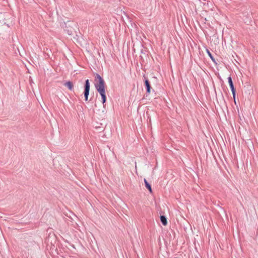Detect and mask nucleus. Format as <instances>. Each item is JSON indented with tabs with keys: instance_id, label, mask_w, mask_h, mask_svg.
<instances>
[{
	"instance_id": "f257e3e1",
	"label": "nucleus",
	"mask_w": 258,
	"mask_h": 258,
	"mask_svg": "<svg viewBox=\"0 0 258 258\" xmlns=\"http://www.w3.org/2000/svg\"><path fill=\"white\" fill-rule=\"evenodd\" d=\"M95 76V87L97 90L105 89V82L103 79L98 74Z\"/></svg>"
},
{
	"instance_id": "f03ea898",
	"label": "nucleus",
	"mask_w": 258,
	"mask_h": 258,
	"mask_svg": "<svg viewBox=\"0 0 258 258\" xmlns=\"http://www.w3.org/2000/svg\"><path fill=\"white\" fill-rule=\"evenodd\" d=\"M90 83L88 79L85 81V85H84V95L85 97V100L86 101H88V96L89 95L90 91Z\"/></svg>"
},
{
	"instance_id": "7ed1b4c3",
	"label": "nucleus",
	"mask_w": 258,
	"mask_h": 258,
	"mask_svg": "<svg viewBox=\"0 0 258 258\" xmlns=\"http://www.w3.org/2000/svg\"><path fill=\"white\" fill-rule=\"evenodd\" d=\"M228 81L230 86V88L231 89V90L232 91L233 97L234 99L235 100V94H236V91L234 87V85L232 80V78L231 77H229L228 78ZM234 102H235V101L234 100Z\"/></svg>"
},
{
	"instance_id": "20e7f679",
	"label": "nucleus",
	"mask_w": 258,
	"mask_h": 258,
	"mask_svg": "<svg viewBox=\"0 0 258 258\" xmlns=\"http://www.w3.org/2000/svg\"><path fill=\"white\" fill-rule=\"evenodd\" d=\"M97 91L99 93L100 96H101L102 102V104L104 105V103L106 101V94H105V89H103L102 90L101 89V90H97Z\"/></svg>"
},
{
	"instance_id": "39448f33",
	"label": "nucleus",
	"mask_w": 258,
	"mask_h": 258,
	"mask_svg": "<svg viewBox=\"0 0 258 258\" xmlns=\"http://www.w3.org/2000/svg\"><path fill=\"white\" fill-rule=\"evenodd\" d=\"M145 85L146 88L147 92L150 93L151 92V86L149 81L148 79H146L145 81Z\"/></svg>"
},
{
	"instance_id": "423d86ee",
	"label": "nucleus",
	"mask_w": 258,
	"mask_h": 258,
	"mask_svg": "<svg viewBox=\"0 0 258 258\" xmlns=\"http://www.w3.org/2000/svg\"><path fill=\"white\" fill-rule=\"evenodd\" d=\"M63 85L67 87L70 90L72 91L74 89V85L72 82L68 81L63 84Z\"/></svg>"
},
{
	"instance_id": "0eeeda50",
	"label": "nucleus",
	"mask_w": 258,
	"mask_h": 258,
	"mask_svg": "<svg viewBox=\"0 0 258 258\" xmlns=\"http://www.w3.org/2000/svg\"><path fill=\"white\" fill-rule=\"evenodd\" d=\"M144 182L145 184L146 187L149 190L150 193L152 192V189L151 184L147 181L146 179H144Z\"/></svg>"
},
{
	"instance_id": "6e6552de",
	"label": "nucleus",
	"mask_w": 258,
	"mask_h": 258,
	"mask_svg": "<svg viewBox=\"0 0 258 258\" xmlns=\"http://www.w3.org/2000/svg\"><path fill=\"white\" fill-rule=\"evenodd\" d=\"M160 220L163 225H164V226L167 225V219L165 216L161 215L160 216Z\"/></svg>"
},
{
	"instance_id": "1a4fd4ad",
	"label": "nucleus",
	"mask_w": 258,
	"mask_h": 258,
	"mask_svg": "<svg viewBox=\"0 0 258 258\" xmlns=\"http://www.w3.org/2000/svg\"><path fill=\"white\" fill-rule=\"evenodd\" d=\"M65 31H66L68 33V34L70 35H71L73 34V32H74V29L71 27L70 28V29H64Z\"/></svg>"
},
{
	"instance_id": "9d476101",
	"label": "nucleus",
	"mask_w": 258,
	"mask_h": 258,
	"mask_svg": "<svg viewBox=\"0 0 258 258\" xmlns=\"http://www.w3.org/2000/svg\"><path fill=\"white\" fill-rule=\"evenodd\" d=\"M207 53H208V55L211 58L212 61L215 62V60L214 57L213 56L212 53L210 52V51L208 49H207Z\"/></svg>"
},
{
	"instance_id": "9b49d317",
	"label": "nucleus",
	"mask_w": 258,
	"mask_h": 258,
	"mask_svg": "<svg viewBox=\"0 0 258 258\" xmlns=\"http://www.w3.org/2000/svg\"><path fill=\"white\" fill-rule=\"evenodd\" d=\"M68 24H66V28H68Z\"/></svg>"
}]
</instances>
